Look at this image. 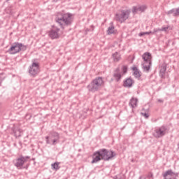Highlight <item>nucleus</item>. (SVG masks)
Instances as JSON below:
<instances>
[{
	"label": "nucleus",
	"mask_w": 179,
	"mask_h": 179,
	"mask_svg": "<svg viewBox=\"0 0 179 179\" xmlns=\"http://www.w3.org/2000/svg\"><path fill=\"white\" fill-rule=\"evenodd\" d=\"M26 50H27V46L17 42L14 43L10 48L8 49V52L12 55H15V54H17V52H20V51H26Z\"/></svg>",
	"instance_id": "20e7f679"
},
{
	"label": "nucleus",
	"mask_w": 179,
	"mask_h": 179,
	"mask_svg": "<svg viewBox=\"0 0 179 179\" xmlns=\"http://www.w3.org/2000/svg\"><path fill=\"white\" fill-rule=\"evenodd\" d=\"M129 10H122L120 13L115 15V20L119 22V23H124L129 17Z\"/></svg>",
	"instance_id": "423d86ee"
},
{
	"label": "nucleus",
	"mask_w": 179,
	"mask_h": 179,
	"mask_svg": "<svg viewBox=\"0 0 179 179\" xmlns=\"http://www.w3.org/2000/svg\"><path fill=\"white\" fill-rule=\"evenodd\" d=\"M115 33H117V31L115 29V27H114V26L111 25L108 28L107 30V34L108 35L110 34H115Z\"/></svg>",
	"instance_id": "6ab92c4d"
},
{
	"label": "nucleus",
	"mask_w": 179,
	"mask_h": 179,
	"mask_svg": "<svg viewBox=\"0 0 179 179\" xmlns=\"http://www.w3.org/2000/svg\"><path fill=\"white\" fill-rule=\"evenodd\" d=\"M45 139L48 145H55L59 141V134L57 131H52L49 134V136L45 137Z\"/></svg>",
	"instance_id": "39448f33"
},
{
	"label": "nucleus",
	"mask_w": 179,
	"mask_h": 179,
	"mask_svg": "<svg viewBox=\"0 0 179 179\" xmlns=\"http://www.w3.org/2000/svg\"><path fill=\"white\" fill-rule=\"evenodd\" d=\"M124 87H132V85H134V80L132 78H127L124 82Z\"/></svg>",
	"instance_id": "f3484780"
},
{
	"label": "nucleus",
	"mask_w": 179,
	"mask_h": 179,
	"mask_svg": "<svg viewBox=\"0 0 179 179\" xmlns=\"http://www.w3.org/2000/svg\"><path fill=\"white\" fill-rule=\"evenodd\" d=\"M103 86L104 81L103 80V78L96 77L87 86V89L90 92L94 93L95 92H99V90H100V89H101V87H103Z\"/></svg>",
	"instance_id": "f257e3e1"
},
{
	"label": "nucleus",
	"mask_w": 179,
	"mask_h": 179,
	"mask_svg": "<svg viewBox=\"0 0 179 179\" xmlns=\"http://www.w3.org/2000/svg\"><path fill=\"white\" fill-rule=\"evenodd\" d=\"M7 1H9V0H7Z\"/></svg>",
	"instance_id": "f704fd0d"
},
{
	"label": "nucleus",
	"mask_w": 179,
	"mask_h": 179,
	"mask_svg": "<svg viewBox=\"0 0 179 179\" xmlns=\"http://www.w3.org/2000/svg\"><path fill=\"white\" fill-rule=\"evenodd\" d=\"M146 6H134L132 8V13L134 15H136V13H142V12H145L146 10Z\"/></svg>",
	"instance_id": "ddd939ff"
},
{
	"label": "nucleus",
	"mask_w": 179,
	"mask_h": 179,
	"mask_svg": "<svg viewBox=\"0 0 179 179\" xmlns=\"http://www.w3.org/2000/svg\"><path fill=\"white\" fill-rule=\"evenodd\" d=\"M134 71V75L135 76V78H141V73H139V71H138V69L136 67H134L133 69Z\"/></svg>",
	"instance_id": "4be33fe9"
},
{
	"label": "nucleus",
	"mask_w": 179,
	"mask_h": 179,
	"mask_svg": "<svg viewBox=\"0 0 179 179\" xmlns=\"http://www.w3.org/2000/svg\"><path fill=\"white\" fill-rule=\"evenodd\" d=\"M161 31H167V30H169V27H162L161 29H159Z\"/></svg>",
	"instance_id": "c85d7f7f"
},
{
	"label": "nucleus",
	"mask_w": 179,
	"mask_h": 179,
	"mask_svg": "<svg viewBox=\"0 0 179 179\" xmlns=\"http://www.w3.org/2000/svg\"><path fill=\"white\" fill-rule=\"evenodd\" d=\"M167 15H173V16H179V8H173L167 12Z\"/></svg>",
	"instance_id": "a211bd4d"
},
{
	"label": "nucleus",
	"mask_w": 179,
	"mask_h": 179,
	"mask_svg": "<svg viewBox=\"0 0 179 179\" xmlns=\"http://www.w3.org/2000/svg\"><path fill=\"white\" fill-rule=\"evenodd\" d=\"M113 77L118 82L121 78H122V75H121V72H120V68L116 69L113 73Z\"/></svg>",
	"instance_id": "dca6fc26"
},
{
	"label": "nucleus",
	"mask_w": 179,
	"mask_h": 179,
	"mask_svg": "<svg viewBox=\"0 0 179 179\" xmlns=\"http://www.w3.org/2000/svg\"><path fill=\"white\" fill-rule=\"evenodd\" d=\"M141 115H143V117H145V118H149V113H141Z\"/></svg>",
	"instance_id": "393cba45"
},
{
	"label": "nucleus",
	"mask_w": 179,
	"mask_h": 179,
	"mask_svg": "<svg viewBox=\"0 0 179 179\" xmlns=\"http://www.w3.org/2000/svg\"><path fill=\"white\" fill-rule=\"evenodd\" d=\"M147 178L153 179V173H148V175L147 176L146 179Z\"/></svg>",
	"instance_id": "bb28decb"
},
{
	"label": "nucleus",
	"mask_w": 179,
	"mask_h": 179,
	"mask_svg": "<svg viewBox=\"0 0 179 179\" xmlns=\"http://www.w3.org/2000/svg\"><path fill=\"white\" fill-rule=\"evenodd\" d=\"M139 179H146V177H145V176H141V177L139 178Z\"/></svg>",
	"instance_id": "2f4dec72"
},
{
	"label": "nucleus",
	"mask_w": 179,
	"mask_h": 179,
	"mask_svg": "<svg viewBox=\"0 0 179 179\" xmlns=\"http://www.w3.org/2000/svg\"><path fill=\"white\" fill-rule=\"evenodd\" d=\"M166 71H167V67H166V65L162 64L159 71V76L162 79H164L166 76Z\"/></svg>",
	"instance_id": "2eb2a0df"
},
{
	"label": "nucleus",
	"mask_w": 179,
	"mask_h": 179,
	"mask_svg": "<svg viewBox=\"0 0 179 179\" xmlns=\"http://www.w3.org/2000/svg\"><path fill=\"white\" fill-rule=\"evenodd\" d=\"M59 31L60 29L58 27H54L50 31H49V37L54 40L55 38H59Z\"/></svg>",
	"instance_id": "f8f14e48"
},
{
	"label": "nucleus",
	"mask_w": 179,
	"mask_h": 179,
	"mask_svg": "<svg viewBox=\"0 0 179 179\" xmlns=\"http://www.w3.org/2000/svg\"><path fill=\"white\" fill-rule=\"evenodd\" d=\"M138 36L140 37H142V36H145V32H141L140 34H138Z\"/></svg>",
	"instance_id": "c756f323"
},
{
	"label": "nucleus",
	"mask_w": 179,
	"mask_h": 179,
	"mask_svg": "<svg viewBox=\"0 0 179 179\" xmlns=\"http://www.w3.org/2000/svg\"><path fill=\"white\" fill-rule=\"evenodd\" d=\"M99 155H101V157L102 160H111L114 156H115V152L113 151H108L106 149H101L98 150Z\"/></svg>",
	"instance_id": "0eeeda50"
},
{
	"label": "nucleus",
	"mask_w": 179,
	"mask_h": 179,
	"mask_svg": "<svg viewBox=\"0 0 179 179\" xmlns=\"http://www.w3.org/2000/svg\"><path fill=\"white\" fill-rule=\"evenodd\" d=\"M14 134H15V136H16V138H19V136H22V130H20V129H15L14 131Z\"/></svg>",
	"instance_id": "5701e85b"
},
{
	"label": "nucleus",
	"mask_w": 179,
	"mask_h": 179,
	"mask_svg": "<svg viewBox=\"0 0 179 179\" xmlns=\"http://www.w3.org/2000/svg\"><path fill=\"white\" fill-rule=\"evenodd\" d=\"M52 169L55 170H59V162H55L54 164H51Z\"/></svg>",
	"instance_id": "b1692460"
},
{
	"label": "nucleus",
	"mask_w": 179,
	"mask_h": 179,
	"mask_svg": "<svg viewBox=\"0 0 179 179\" xmlns=\"http://www.w3.org/2000/svg\"><path fill=\"white\" fill-rule=\"evenodd\" d=\"M115 179H124V175H117V176H116Z\"/></svg>",
	"instance_id": "cd10ccee"
},
{
	"label": "nucleus",
	"mask_w": 179,
	"mask_h": 179,
	"mask_svg": "<svg viewBox=\"0 0 179 179\" xmlns=\"http://www.w3.org/2000/svg\"><path fill=\"white\" fill-rule=\"evenodd\" d=\"M145 34H150L149 32H144Z\"/></svg>",
	"instance_id": "72a5a7b5"
},
{
	"label": "nucleus",
	"mask_w": 179,
	"mask_h": 179,
	"mask_svg": "<svg viewBox=\"0 0 179 179\" xmlns=\"http://www.w3.org/2000/svg\"><path fill=\"white\" fill-rule=\"evenodd\" d=\"M136 103H138V99L133 98L130 100L129 106L134 108V107H136Z\"/></svg>",
	"instance_id": "412c9836"
},
{
	"label": "nucleus",
	"mask_w": 179,
	"mask_h": 179,
	"mask_svg": "<svg viewBox=\"0 0 179 179\" xmlns=\"http://www.w3.org/2000/svg\"><path fill=\"white\" fill-rule=\"evenodd\" d=\"M156 31H157L154 30L153 32L152 31H149V34H155V33H156Z\"/></svg>",
	"instance_id": "7c9ffc66"
},
{
	"label": "nucleus",
	"mask_w": 179,
	"mask_h": 179,
	"mask_svg": "<svg viewBox=\"0 0 179 179\" xmlns=\"http://www.w3.org/2000/svg\"><path fill=\"white\" fill-rule=\"evenodd\" d=\"M166 134H167V127L162 126L155 130L154 136H155V138H162V136H164Z\"/></svg>",
	"instance_id": "9b49d317"
},
{
	"label": "nucleus",
	"mask_w": 179,
	"mask_h": 179,
	"mask_svg": "<svg viewBox=\"0 0 179 179\" xmlns=\"http://www.w3.org/2000/svg\"><path fill=\"white\" fill-rule=\"evenodd\" d=\"M113 58L115 62H118V61L121 59V55H120V53L116 52L113 55Z\"/></svg>",
	"instance_id": "aec40b11"
},
{
	"label": "nucleus",
	"mask_w": 179,
	"mask_h": 179,
	"mask_svg": "<svg viewBox=\"0 0 179 179\" xmlns=\"http://www.w3.org/2000/svg\"><path fill=\"white\" fill-rule=\"evenodd\" d=\"M92 164L97 163V162H100L101 160V155H100V152L99 151H96L94 153L92 156Z\"/></svg>",
	"instance_id": "4468645a"
},
{
	"label": "nucleus",
	"mask_w": 179,
	"mask_h": 179,
	"mask_svg": "<svg viewBox=\"0 0 179 179\" xmlns=\"http://www.w3.org/2000/svg\"><path fill=\"white\" fill-rule=\"evenodd\" d=\"M40 72V66L38 62H33L29 68V73L31 76H36Z\"/></svg>",
	"instance_id": "1a4fd4ad"
},
{
	"label": "nucleus",
	"mask_w": 179,
	"mask_h": 179,
	"mask_svg": "<svg viewBox=\"0 0 179 179\" xmlns=\"http://www.w3.org/2000/svg\"><path fill=\"white\" fill-rule=\"evenodd\" d=\"M142 58L144 61L143 63V69L145 72L148 73L150 69V66H152V54L146 52L142 55Z\"/></svg>",
	"instance_id": "7ed1b4c3"
},
{
	"label": "nucleus",
	"mask_w": 179,
	"mask_h": 179,
	"mask_svg": "<svg viewBox=\"0 0 179 179\" xmlns=\"http://www.w3.org/2000/svg\"><path fill=\"white\" fill-rule=\"evenodd\" d=\"M56 22L59 24L62 29H64L65 26H69L72 23V15L69 13L63 14L59 15L56 18Z\"/></svg>",
	"instance_id": "f03ea898"
},
{
	"label": "nucleus",
	"mask_w": 179,
	"mask_h": 179,
	"mask_svg": "<svg viewBox=\"0 0 179 179\" xmlns=\"http://www.w3.org/2000/svg\"><path fill=\"white\" fill-rule=\"evenodd\" d=\"M29 159H30V157L29 156L24 157L21 155L20 157L14 159L13 161L14 166H15V167H17L18 170H20L23 169V166L24 165V163H27Z\"/></svg>",
	"instance_id": "6e6552de"
},
{
	"label": "nucleus",
	"mask_w": 179,
	"mask_h": 179,
	"mask_svg": "<svg viewBox=\"0 0 179 179\" xmlns=\"http://www.w3.org/2000/svg\"><path fill=\"white\" fill-rule=\"evenodd\" d=\"M158 101H159V103H163V100H162V99H158Z\"/></svg>",
	"instance_id": "473e14b6"
},
{
	"label": "nucleus",
	"mask_w": 179,
	"mask_h": 179,
	"mask_svg": "<svg viewBox=\"0 0 179 179\" xmlns=\"http://www.w3.org/2000/svg\"><path fill=\"white\" fill-rule=\"evenodd\" d=\"M162 177H164V179H177L178 173L173 172V170L169 169L162 173Z\"/></svg>",
	"instance_id": "9d476101"
},
{
	"label": "nucleus",
	"mask_w": 179,
	"mask_h": 179,
	"mask_svg": "<svg viewBox=\"0 0 179 179\" xmlns=\"http://www.w3.org/2000/svg\"><path fill=\"white\" fill-rule=\"evenodd\" d=\"M122 72H123V73H127V66H122Z\"/></svg>",
	"instance_id": "a878e982"
}]
</instances>
